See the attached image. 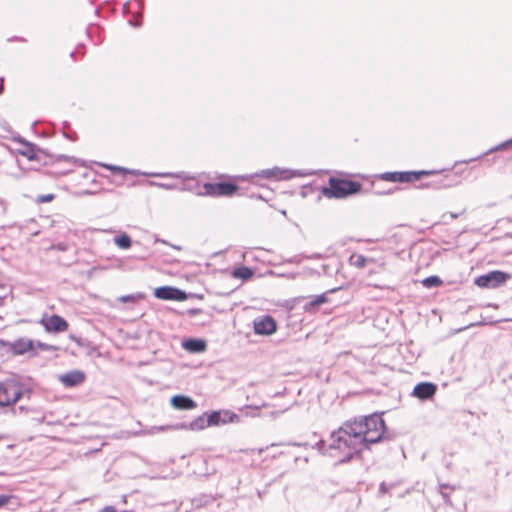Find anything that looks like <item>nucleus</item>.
Wrapping results in <instances>:
<instances>
[{"mask_svg": "<svg viewBox=\"0 0 512 512\" xmlns=\"http://www.w3.org/2000/svg\"><path fill=\"white\" fill-rule=\"evenodd\" d=\"M385 432V423L378 414L345 422L330 435L329 456L339 463L350 461L363 449L379 442Z\"/></svg>", "mask_w": 512, "mask_h": 512, "instance_id": "obj_1", "label": "nucleus"}, {"mask_svg": "<svg viewBox=\"0 0 512 512\" xmlns=\"http://www.w3.org/2000/svg\"><path fill=\"white\" fill-rule=\"evenodd\" d=\"M361 189V184L355 181L330 178L328 187H324L322 193L327 198H344L348 195L357 193Z\"/></svg>", "mask_w": 512, "mask_h": 512, "instance_id": "obj_2", "label": "nucleus"}, {"mask_svg": "<svg viewBox=\"0 0 512 512\" xmlns=\"http://www.w3.org/2000/svg\"><path fill=\"white\" fill-rule=\"evenodd\" d=\"M23 392V387L16 381L7 380L0 383V406H10L16 403Z\"/></svg>", "mask_w": 512, "mask_h": 512, "instance_id": "obj_3", "label": "nucleus"}, {"mask_svg": "<svg viewBox=\"0 0 512 512\" xmlns=\"http://www.w3.org/2000/svg\"><path fill=\"white\" fill-rule=\"evenodd\" d=\"M510 278L509 273L494 270L476 277L474 283L480 288L494 289L505 284Z\"/></svg>", "mask_w": 512, "mask_h": 512, "instance_id": "obj_4", "label": "nucleus"}, {"mask_svg": "<svg viewBox=\"0 0 512 512\" xmlns=\"http://www.w3.org/2000/svg\"><path fill=\"white\" fill-rule=\"evenodd\" d=\"M308 175L307 173L301 171V170H290V169H282L279 167H273L269 169H263L260 172H256L255 174H251L247 176L246 178L249 180H253L254 178H275V179H291L294 177H304Z\"/></svg>", "mask_w": 512, "mask_h": 512, "instance_id": "obj_5", "label": "nucleus"}, {"mask_svg": "<svg viewBox=\"0 0 512 512\" xmlns=\"http://www.w3.org/2000/svg\"><path fill=\"white\" fill-rule=\"evenodd\" d=\"M144 176L148 177H161V178H177L181 179L182 183L179 185L178 190L190 191L197 194V192H203L199 190V184L194 182V179L188 176L185 172H153L143 173Z\"/></svg>", "mask_w": 512, "mask_h": 512, "instance_id": "obj_6", "label": "nucleus"}, {"mask_svg": "<svg viewBox=\"0 0 512 512\" xmlns=\"http://www.w3.org/2000/svg\"><path fill=\"white\" fill-rule=\"evenodd\" d=\"M431 171H405V172H385L382 173L379 178L387 182L395 183H410L417 181L423 175H430Z\"/></svg>", "mask_w": 512, "mask_h": 512, "instance_id": "obj_7", "label": "nucleus"}, {"mask_svg": "<svg viewBox=\"0 0 512 512\" xmlns=\"http://www.w3.org/2000/svg\"><path fill=\"white\" fill-rule=\"evenodd\" d=\"M237 191V186L232 183H205L203 192H197L200 196H231Z\"/></svg>", "mask_w": 512, "mask_h": 512, "instance_id": "obj_8", "label": "nucleus"}, {"mask_svg": "<svg viewBox=\"0 0 512 512\" xmlns=\"http://www.w3.org/2000/svg\"><path fill=\"white\" fill-rule=\"evenodd\" d=\"M253 329L257 335H271L276 331L277 324L273 317L264 315L254 319Z\"/></svg>", "mask_w": 512, "mask_h": 512, "instance_id": "obj_9", "label": "nucleus"}, {"mask_svg": "<svg viewBox=\"0 0 512 512\" xmlns=\"http://www.w3.org/2000/svg\"><path fill=\"white\" fill-rule=\"evenodd\" d=\"M154 296L161 300L184 301L187 295L183 290L172 286H161L154 290Z\"/></svg>", "mask_w": 512, "mask_h": 512, "instance_id": "obj_10", "label": "nucleus"}, {"mask_svg": "<svg viewBox=\"0 0 512 512\" xmlns=\"http://www.w3.org/2000/svg\"><path fill=\"white\" fill-rule=\"evenodd\" d=\"M208 415V424L211 426H219L232 423L238 419V415L229 410L213 411Z\"/></svg>", "mask_w": 512, "mask_h": 512, "instance_id": "obj_11", "label": "nucleus"}, {"mask_svg": "<svg viewBox=\"0 0 512 512\" xmlns=\"http://www.w3.org/2000/svg\"><path fill=\"white\" fill-rule=\"evenodd\" d=\"M41 323L48 332L59 333L68 329L67 321L59 315H52L47 319H43Z\"/></svg>", "mask_w": 512, "mask_h": 512, "instance_id": "obj_12", "label": "nucleus"}, {"mask_svg": "<svg viewBox=\"0 0 512 512\" xmlns=\"http://www.w3.org/2000/svg\"><path fill=\"white\" fill-rule=\"evenodd\" d=\"M8 350L15 355H22L34 350V342L28 338H19L6 344Z\"/></svg>", "mask_w": 512, "mask_h": 512, "instance_id": "obj_13", "label": "nucleus"}, {"mask_svg": "<svg viewBox=\"0 0 512 512\" xmlns=\"http://www.w3.org/2000/svg\"><path fill=\"white\" fill-rule=\"evenodd\" d=\"M59 381L65 387H76L85 381V373L80 370H72L59 376Z\"/></svg>", "mask_w": 512, "mask_h": 512, "instance_id": "obj_14", "label": "nucleus"}, {"mask_svg": "<svg viewBox=\"0 0 512 512\" xmlns=\"http://www.w3.org/2000/svg\"><path fill=\"white\" fill-rule=\"evenodd\" d=\"M437 387L435 384L430 382H422L417 384L413 389V396L421 399L427 400L434 396L436 393Z\"/></svg>", "mask_w": 512, "mask_h": 512, "instance_id": "obj_15", "label": "nucleus"}, {"mask_svg": "<svg viewBox=\"0 0 512 512\" xmlns=\"http://www.w3.org/2000/svg\"><path fill=\"white\" fill-rule=\"evenodd\" d=\"M178 429H189L192 431H201L205 429L206 427H210L211 425L208 424V415L206 413L198 416L194 420H192L190 423H182L177 425Z\"/></svg>", "mask_w": 512, "mask_h": 512, "instance_id": "obj_16", "label": "nucleus"}, {"mask_svg": "<svg viewBox=\"0 0 512 512\" xmlns=\"http://www.w3.org/2000/svg\"><path fill=\"white\" fill-rule=\"evenodd\" d=\"M171 405L179 410H191L196 407V403L188 396L175 395L171 398Z\"/></svg>", "mask_w": 512, "mask_h": 512, "instance_id": "obj_17", "label": "nucleus"}, {"mask_svg": "<svg viewBox=\"0 0 512 512\" xmlns=\"http://www.w3.org/2000/svg\"><path fill=\"white\" fill-rule=\"evenodd\" d=\"M340 288H333L328 290L326 293H323L321 295L314 296L312 300L304 305V309L307 312L315 310L317 307H319L321 304H324L328 302L327 294L328 293H334L338 291Z\"/></svg>", "mask_w": 512, "mask_h": 512, "instance_id": "obj_18", "label": "nucleus"}, {"mask_svg": "<svg viewBox=\"0 0 512 512\" xmlns=\"http://www.w3.org/2000/svg\"><path fill=\"white\" fill-rule=\"evenodd\" d=\"M183 348L191 353L204 352L206 349V343L201 339H188L182 344Z\"/></svg>", "mask_w": 512, "mask_h": 512, "instance_id": "obj_19", "label": "nucleus"}, {"mask_svg": "<svg viewBox=\"0 0 512 512\" xmlns=\"http://www.w3.org/2000/svg\"><path fill=\"white\" fill-rule=\"evenodd\" d=\"M97 165L104 167L108 170H110L113 173H121V174H132V175H144V172H140L138 170H130L121 166H116L112 164H106V163H100L96 162Z\"/></svg>", "mask_w": 512, "mask_h": 512, "instance_id": "obj_20", "label": "nucleus"}, {"mask_svg": "<svg viewBox=\"0 0 512 512\" xmlns=\"http://www.w3.org/2000/svg\"><path fill=\"white\" fill-rule=\"evenodd\" d=\"M178 429L177 425H163V426H152L148 430L140 431V432H134L133 436H140V435H151L159 432H164L167 430H175Z\"/></svg>", "mask_w": 512, "mask_h": 512, "instance_id": "obj_21", "label": "nucleus"}, {"mask_svg": "<svg viewBox=\"0 0 512 512\" xmlns=\"http://www.w3.org/2000/svg\"><path fill=\"white\" fill-rule=\"evenodd\" d=\"M374 259L373 258H366L365 256L361 255V254H352L349 258V263L352 265V266H355L357 268H363L365 267L368 263H374Z\"/></svg>", "mask_w": 512, "mask_h": 512, "instance_id": "obj_22", "label": "nucleus"}, {"mask_svg": "<svg viewBox=\"0 0 512 512\" xmlns=\"http://www.w3.org/2000/svg\"><path fill=\"white\" fill-rule=\"evenodd\" d=\"M232 275L238 279L248 280L253 276V270L249 267L242 266L234 269Z\"/></svg>", "mask_w": 512, "mask_h": 512, "instance_id": "obj_23", "label": "nucleus"}, {"mask_svg": "<svg viewBox=\"0 0 512 512\" xmlns=\"http://www.w3.org/2000/svg\"><path fill=\"white\" fill-rule=\"evenodd\" d=\"M113 241L120 249H129L132 245L131 237L126 233L116 236Z\"/></svg>", "mask_w": 512, "mask_h": 512, "instance_id": "obj_24", "label": "nucleus"}, {"mask_svg": "<svg viewBox=\"0 0 512 512\" xmlns=\"http://www.w3.org/2000/svg\"><path fill=\"white\" fill-rule=\"evenodd\" d=\"M24 147L19 150V153L25 157H27L29 160L36 159V153L35 148L32 144L28 142H23Z\"/></svg>", "mask_w": 512, "mask_h": 512, "instance_id": "obj_25", "label": "nucleus"}, {"mask_svg": "<svg viewBox=\"0 0 512 512\" xmlns=\"http://www.w3.org/2000/svg\"><path fill=\"white\" fill-rule=\"evenodd\" d=\"M443 281L438 276H429L425 279H423L422 284L426 288H433L441 286Z\"/></svg>", "mask_w": 512, "mask_h": 512, "instance_id": "obj_26", "label": "nucleus"}, {"mask_svg": "<svg viewBox=\"0 0 512 512\" xmlns=\"http://www.w3.org/2000/svg\"><path fill=\"white\" fill-rule=\"evenodd\" d=\"M149 185L155 186V187H158V188H161L164 190H178V188H179V185L175 184V183H160V182L150 181Z\"/></svg>", "mask_w": 512, "mask_h": 512, "instance_id": "obj_27", "label": "nucleus"}, {"mask_svg": "<svg viewBox=\"0 0 512 512\" xmlns=\"http://www.w3.org/2000/svg\"><path fill=\"white\" fill-rule=\"evenodd\" d=\"M142 298H144V295L142 293L129 294V295L121 296L119 298V301H121L123 303H126V302H136L137 300L142 299Z\"/></svg>", "mask_w": 512, "mask_h": 512, "instance_id": "obj_28", "label": "nucleus"}, {"mask_svg": "<svg viewBox=\"0 0 512 512\" xmlns=\"http://www.w3.org/2000/svg\"><path fill=\"white\" fill-rule=\"evenodd\" d=\"M512 145V138L509 139V140H506L492 148H490L486 153H484L483 155H487V154H490L492 152H495V151H498V150H502V149H506L508 147H510Z\"/></svg>", "mask_w": 512, "mask_h": 512, "instance_id": "obj_29", "label": "nucleus"}, {"mask_svg": "<svg viewBox=\"0 0 512 512\" xmlns=\"http://www.w3.org/2000/svg\"><path fill=\"white\" fill-rule=\"evenodd\" d=\"M314 448H316L322 454H326L329 456V445L326 446V444L323 440H320L319 442H317L315 444Z\"/></svg>", "mask_w": 512, "mask_h": 512, "instance_id": "obj_30", "label": "nucleus"}, {"mask_svg": "<svg viewBox=\"0 0 512 512\" xmlns=\"http://www.w3.org/2000/svg\"><path fill=\"white\" fill-rule=\"evenodd\" d=\"M143 1H144V0H134V2H133V4H136V5H137V12H136V14H137V16H138V17H141V12H140V10H141V9H142V7H143ZM131 5H132V2H128V3H126V4L124 5V9H125V10H126V9H129V7H130Z\"/></svg>", "mask_w": 512, "mask_h": 512, "instance_id": "obj_31", "label": "nucleus"}, {"mask_svg": "<svg viewBox=\"0 0 512 512\" xmlns=\"http://www.w3.org/2000/svg\"><path fill=\"white\" fill-rule=\"evenodd\" d=\"M53 199H54L53 194H44V195H40L38 197V201L41 203H48V202H51Z\"/></svg>", "mask_w": 512, "mask_h": 512, "instance_id": "obj_32", "label": "nucleus"}, {"mask_svg": "<svg viewBox=\"0 0 512 512\" xmlns=\"http://www.w3.org/2000/svg\"><path fill=\"white\" fill-rule=\"evenodd\" d=\"M11 499L9 495H0V508L8 504Z\"/></svg>", "mask_w": 512, "mask_h": 512, "instance_id": "obj_33", "label": "nucleus"}, {"mask_svg": "<svg viewBox=\"0 0 512 512\" xmlns=\"http://www.w3.org/2000/svg\"><path fill=\"white\" fill-rule=\"evenodd\" d=\"M37 346L41 349V350H53L55 349L53 346L49 345V344H46V343H41V342H38L37 343Z\"/></svg>", "mask_w": 512, "mask_h": 512, "instance_id": "obj_34", "label": "nucleus"}, {"mask_svg": "<svg viewBox=\"0 0 512 512\" xmlns=\"http://www.w3.org/2000/svg\"><path fill=\"white\" fill-rule=\"evenodd\" d=\"M53 247L59 251L67 250V245L65 243H58V244L54 245Z\"/></svg>", "mask_w": 512, "mask_h": 512, "instance_id": "obj_35", "label": "nucleus"}, {"mask_svg": "<svg viewBox=\"0 0 512 512\" xmlns=\"http://www.w3.org/2000/svg\"><path fill=\"white\" fill-rule=\"evenodd\" d=\"M387 486L384 482H382L379 486V494L382 495L387 492Z\"/></svg>", "mask_w": 512, "mask_h": 512, "instance_id": "obj_36", "label": "nucleus"}, {"mask_svg": "<svg viewBox=\"0 0 512 512\" xmlns=\"http://www.w3.org/2000/svg\"><path fill=\"white\" fill-rule=\"evenodd\" d=\"M98 512H116V510L113 506H106Z\"/></svg>", "mask_w": 512, "mask_h": 512, "instance_id": "obj_37", "label": "nucleus"}, {"mask_svg": "<svg viewBox=\"0 0 512 512\" xmlns=\"http://www.w3.org/2000/svg\"><path fill=\"white\" fill-rule=\"evenodd\" d=\"M459 215H460L459 213H454V212H450L449 213V216H450L451 219H456V218L459 217Z\"/></svg>", "mask_w": 512, "mask_h": 512, "instance_id": "obj_38", "label": "nucleus"}, {"mask_svg": "<svg viewBox=\"0 0 512 512\" xmlns=\"http://www.w3.org/2000/svg\"><path fill=\"white\" fill-rule=\"evenodd\" d=\"M129 23H130V25H133L135 27H139L140 26V22L139 21L134 22V21L130 20Z\"/></svg>", "mask_w": 512, "mask_h": 512, "instance_id": "obj_39", "label": "nucleus"}, {"mask_svg": "<svg viewBox=\"0 0 512 512\" xmlns=\"http://www.w3.org/2000/svg\"><path fill=\"white\" fill-rule=\"evenodd\" d=\"M199 310H192L191 313L194 314V313H197Z\"/></svg>", "mask_w": 512, "mask_h": 512, "instance_id": "obj_40", "label": "nucleus"}]
</instances>
